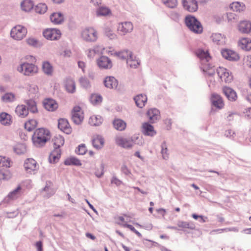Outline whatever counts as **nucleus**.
I'll list each match as a JSON object with an SVG mask.
<instances>
[{
	"mask_svg": "<svg viewBox=\"0 0 251 251\" xmlns=\"http://www.w3.org/2000/svg\"><path fill=\"white\" fill-rule=\"evenodd\" d=\"M50 133L48 129L45 128H39L34 132L32 136V142L35 146L41 147L45 145L50 139Z\"/></svg>",
	"mask_w": 251,
	"mask_h": 251,
	"instance_id": "obj_1",
	"label": "nucleus"
},
{
	"mask_svg": "<svg viewBox=\"0 0 251 251\" xmlns=\"http://www.w3.org/2000/svg\"><path fill=\"white\" fill-rule=\"evenodd\" d=\"M185 24L189 29L192 32L197 34H201L203 31V27L201 23L191 16L186 17L185 20Z\"/></svg>",
	"mask_w": 251,
	"mask_h": 251,
	"instance_id": "obj_2",
	"label": "nucleus"
},
{
	"mask_svg": "<svg viewBox=\"0 0 251 251\" xmlns=\"http://www.w3.org/2000/svg\"><path fill=\"white\" fill-rule=\"evenodd\" d=\"M17 70L25 75L30 76L38 72V68L35 64L26 61L20 64L17 68Z\"/></svg>",
	"mask_w": 251,
	"mask_h": 251,
	"instance_id": "obj_3",
	"label": "nucleus"
},
{
	"mask_svg": "<svg viewBox=\"0 0 251 251\" xmlns=\"http://www.w3.org/2000/svg\"><path fill=\"white\" fill-rule=\"evenodd\" d=\"M27 33V30L25 27L18 25L11 29L10 36L13 39L20 41L25 37Z\"/></svg>",
	"mask_w": 251,
	"mask_h": 251,
	"instance_id": "obj_4",
	"label": "nucleus"
},
{
	"mask_svg": "<svg viewBox=\"0 0 251 251\" xmlns=\"http://www.w3.org/2000/svg\"><path fill=\"white\" fill-rule=\"evenodd\" d=\"M217 73L221 80L225 83H229L233 80V77L232 73L224 67L218 68Z\"/></svg>",
	"mask_w": 251,
	"mask_h": 251,
	"instance_id": "obj_5",
	"label": "nucleus"
},
{
	"mask_svg": "<svg viewBox=\"0 0 251 251\" xmlns=\"http://www.w3.org/2000/svg\"><path fill=\"white\" fill-rule=\"evenodd\" d=\"M82 37L86 41L95 42L98 38V33L94 28L87 27L83 30Z\"/></svg>",
	"mask_w": 251,
	"mask_h": 251,
	"instance_id": "obj_6",
	"label": "nucleus"
},
{
	"mask_svg": "<svg viewBox=\"0 0 251 251\" xmlns=\"http://www.w3.org/2000/svg\"><path fill=\"white\" fill-rule=\"evenodd\" d=\"M72 119L75 124L79 125L82 122L84 113L81 107L78 106L74 107L72 111Z\"/></svg>",
	"mask_w": 251,
	"mask_h": 251,
	"instance_id": "obj_7",
	"label": "nucleus"
},
{
	"mask_svg": "<svg viewBox=\"0 0 251 251\" xmlns=\"http://www.w3.org/2000/svg\"><path fill=\"white\" fill-rule=\"evenodd\" d=\"M45 38L50 40H57L60 38L61 31L56 28H47L43 32Z\"/></svg>",
	"mask_w": 251,
	"mask_h": 251,
	"instance_id": "obj_8",
	"label": "nucleus"
},
{
	"mask_svg": "<svg viewBox=\"0 0 251 251\" xmlns=\"http://www.w3.org/2000/svg\"><path fill=\"white\" fill-rule=\"evenodd\" d=\"M105 51H108V54L113 55L119 59L122 60H127L129 57H130L132 52L127 49H123L122 50L115 51L113 50H105Z\"/></svg>",
	"mask_w": 251,
	"mask_h": 251,
	"instance_id": "obj_9",
	"label": "nucleus"
},
{
	"mask_svg": "<svg viewBox=\"0 0 251 251\" xmlns=\"http://www.w3.org/2000/svg\"><path fill=\"white\" fill-rule=\"evenodd\" d=\"M24 167L27 173L34 174L38 170L39 165L34 159L28 158L25 162Z\"/></svg>",
	"mask_w": 251,
	"mask_h": 251,
	"instance_id": "obj_10",
	"label": "nucleus"
},
{
	"mask_svg": "<svg viewBox=\"0 0 251 251\" xmlns=\"http://www.w3.org/2000/svg\"><path fill=\"white\" fill-rule=\"evenodd\" d=\"M115 142L118 146L124 148H131L135 144L133 138L127 139L122 136L117 137Z\"/></svg>",
	"mask_w": 251,
	"mask_h": 251,
	"instance_id": "obj_11",
	"label": "nucleus"
},
{
	"mask_svg": "<svg viewBox=\"0 0 251 251\" xmlns=\"http://www.w3.org/2000/svg\"><path fill=\"white\" fill-rule=\"evenodd\" d=\"M222 56L230 61H237L240 58L239 54L230 48H226L221 51Z\"/></svg>",
	"mask_w": 251,
	"mask_h": 251,
	"instance_id": "obj_12",
	"label": "nucleus"
},
{
	"mask_svg": "<svg viewBox=\"0 0 251 251\" xmlns=\"http://www.w3.org/2000/svg\"><path fill=\"white\" fill-rule=\"evenodd\" d=\"M58 128L66 134H69L72 131V129L68 120L66 119L61 118L58 120Z\"/></svg>",
	"mask_w": 251,
	"mask_h": 251,
	"instance_id": "obj_13",
	"label": "nucleus"
},
{
	"mask_svg": "<svg viewBox=\"0 0 251 251\" xmlns=\"http://www.w3.org/2000/svg\"><path fill=\"white\" fill-rule=\"evenodd\" d=\"M210 101L212 104L218 109H222L224 106L225 104L222 98L216 93L211 94Z\"/></svg>",
	"mask_w": 251,
	"mask_h": 251,
	"instance_id": "obj_14",
	"label": "nucleus"
},
{
	"mask_svg": "<svg viewBox=\"0 0 251 251\" xmlns=\"http://www.w3.org/2000/svg\"><path fill=\"white\" fill-rule=\"evenodd\" d=\"M142 132L146 136H154L156 134L154 127L148 122H144L142 125Z\"/></svg>",
	"mask_w": 251,
	"mask_h": 251,
	"instance_id": "obj_15",
	"label": "nucleus"
},
{
	"mask_svg": "<svg viewBox=\"0 0 251 251\" xmlns=\"http://www.w3.org/2000/svg\"><path fill=\"white\" fill-rule=\"evenodd\" d=\"M133 26L131 22H125L119 24L117 30L120 34L125 35L133 30Z\"/></svg>",
	"mask_w": 251,
	"mask_h": 251,
	"instance_id": "obj_16",
	"label": "nucleus"
},
{
	"mask_svg": "<svg viewBox=\"0 0 251 251\" xmlns=\"http://www.w3.org/2000/svg\"><path fill=\"white\" fill-rule=\"evenodd\" d=\"M238 30L244 34L251 33V22L249 21H242L238 25Z\"/></svg>",
	"mask_w": 251,
	"mask_h": 251,
	"instance_id": "obj_17",
	"label": "nucleus"
},
{
	"mask_svg": "<svg viewBox=\"0 0 251 251\" xmlns=\"http://www.w3.org/2000/svg\"><path fill=\"white\" fill-rule=\"evenodd\" d=\"M43 105L45 108L49 111H54L58 106L57 102L52 99H46L43 101Z\"/></svg>",
	"mask_w": 251,
	"mask_h": 251,
	"instance_id": "obj_18",
	"label": "nucleus"
},
{
	"mask_svg": "<svg viewBox=\"0 0 251 251\" xmlns=\"http://www.w3.org/2000/svg\"><path fill=\"white\" fill-rule=\"evenodd\" d=\"M184 8L190 12H195L198 9L197 2L195 0H183Z\"/></svg>",
	"mask_w": 251,
	"mask_h": 251,
	"instance_id": "obj_19",
	"label": "nucleus"
},
{
	"mask_svg": "<svg viewBox=\"0 0 251 251\" xmlns=\"http://www.w3.org/2000/svg\"><path fill=\"white\" fill-rule=\"evenodd\" d=\"M99 67L102 69H110L112 66L111 61L107 57L102 56L97 61Z\"/></svg>",
	"mask_w": 251,
	"mask_h": 251,
	"instance_id": "obj_20",
	"label": "nucleus"
},
{
	"mask_svg": "<svg viewBox=\"0 0 251 251\" xmlns=\"http://www.w3.org/2000/svg\"><path fill=\"white\" fill-rule=\"evenodd\" d=\"M147 116L152 123L156 121L160 117V112L156 108H151L149 109L147 112Z\"/></svg>",
	"mask_w": 251,
	"mask_h": 251,
	"instance_id": "obj_21",
	"label": "nucleus"
},
{
	"mask_svg": "<svg viewBox=\"0 0 251 251\" xmlns=\"http://www.w3.org/2000/svg\"><path fill=\"white\" fill-rule=\"evenodd\" d=\"M17 115L21 118H25L28 114V109L24 104L18 105L15 108Z\"/></svg>",
	"mask_w": 251,
	"mask_h": 251,
	"instance_id": "obj_22",
	"label": "nucleus"
},
{
	"mask_svg": "<svg viewBox=\"0 0 251 251\" xmlns=\"http://www.w3.org/2000/svg\"><path fill=\"white\" fill-rule=\"evenodd\" d=\"M213 42L217 46H223L226 42V38L220 33H214L211 36Z\"/></svg>",
	"mask_w": 251,
	"mask_h": 251,
	"instance_id": "obj_23",
	"label": "nucleus"
},
{
	"mask_svg": "<svg viewBox=\"0 0 251 251\" xmlns=\"http://www.w3.org/2000/svg\"><path fill=\"white\" fill-rule=\"evenodd\" d=\"M223 91L229 100L234 101L236 100V93L232 88L228 87H224L223 88Z\"/></svg>",
	"mask_w": 251,
	"mask_h": 251,
	"instance_id": "obj_24",
	"label": "nucleus"
},
{
	"mask_svg": "<svg viewBox=\"0 0 251 251\" xmlns=\"http://www.w3.org/2000/svg\"><path fill=\"white\" fill-rule=\"evenodd\" d=\"M61 152L60 149H54L49 156L50 162L52 163H55L58 162L61 156Z\"/></svg>",
	"mask_w": 251,
	"mask_h": 251,
	"instance_id": "obj_25",
	"label": "nucleus"
},
{
	"mask_svg": "<svg viewBox=\"0 0 251 251\" xmlns=\"http://www.w3.org/2000/svg\"><path fill=\"white\" fill-rule=\"evenodd\" d=\"M38 122L34 119H29L26 121L24 124V127L28 131H32L38 126Z\"/></svg>",
	"mask_w": 251,
	"mask_h": 251,
	"instance_id": "obj_26",
	"label": "nucleus"
},
{
	"mask_svg": "<svg viewBox=\"0 0 251 251\" xmlns=\"http://www.w3.org/2000/svg\"><path fill=\"white\" fill-rule=\"evenodd\" d=\"M104 139L100 135H94L92 139V144L94 148L96 149H100L104 145Z\"/></svg>",
	"mask_w": 251,
	"mask_h": 251,
	"instance_id": "obj_27",
	"label": "nucleus"
},
{
	"mask_svg": "<svg viewBox=\"0 0 251 251\" xmlns=\"http://www.w3.org/2000/svg\"><path fill=\"white\" fill-rule=\"evenodd\" d=\"M50 19L54 24H60L64 21V16L60 12L53 13L50 16Z\"/></svg>",
	"mask_w": 251,
	"mask_h": 251,
	"instance_id": "obj_28",
	"label": "nucleus"
},
{
	"mask_svg": "<svg viewBox=\"0 0 251 251\" xmlns=\"http://www.w3.org/2000/svg\"><path fill=\"white\" fill-rule=\"evenodd\" d=\"M104 85L108 88H116L118 85L117 80L113 76L106 77L104 81Z\"/></svg>",
	"mask_w": 251,
	"mask_h": 251,
	"instance_id": "obj_29",
	"label": "nucleus"
},
{
	"mask_svg": "<svg viewBox=\"0 0 251 251\" xmlns=\"http://www.w3.org/2000/svg\"><path fill=\"white\" fill-rule=\"evenodd\" d=\"M22 188L18 186L17 188L8 194L7 196V201H13L18 199L21 196Z\"/></svg>",
	"mask_w": 251,
	"mask_h": 251,
	"instance_id": "obj_30",
	"label": "nucleus"
},
{
	"mask_svg": "<svg viewBox=\"0 0 251 251\" xmlns=\"http://www.w3.org/2000/svg\"><path fill=\"white\" fill-rule=\"evenodd\" d=\"M134 100L138 107L142 108L145 106V103L147 102V97L144 95H138L134 98Z\"/></svg>",
	"mask_w": 251,
	"mask_h": 251,
	"instance_id": "obj_31",
	"label": "nucleus"
},
{
	"mask_svg": "<svg viewBox=\"0 0 251 251\" xmlns=\"http://www.w3.org/2000/svg\"><path fill=\"white\" fill-rule=\"evenodd\" d=\"M42 69L43 72L48 75H52L53 72V68L48 61H44L42 63Z\"/></svg>",
	"mask_w": 251,
	"mask_h": 251,
	"instance_id": "obj_32",
	"label": "nucleus"
},
{
	"mask_svg": "<svg viewBox=\"0 0 251 251\" xmlns=\"http://www.w3.org/2000/svg\"><path fill=\"white\" fill-rule=\"evenodd\" d=\"M0 123L4 126L10 125L12 123L11 116L5 112L0 114Z\"/></svg>",
	"mask_w": 251,
	"mask_h": 251,
	"instance_id": "obj_33",
	"label": "nucleus"
},
{
	"mask_svg": "<svg viewBox=\"0 0 251 251\" xmlns=\"http://www.w3.org/2000/svg\"><path fill=\"white\" fill-rule=\"evenodd\" d=\"M196 54L201 60L205 59V60L208 62L210 59V56L207 50H204L201 49H199V50L196 51Z\"/></svg>",
	"mask_w": 251,
	"mask_h": 251,
	"instance_id": "obj_34",
	"label": "nucleus"
},
{
	"mask_svg": "<svg viewBox=\"0 0 251 251\" xmlns=\"http://www.w3.org/2000/svg\"><path fill=\"white\" fill-rule=\"evenodd\" d=\"M21 6L23 11L28 12L33 9L34 4L30 0H24L21 3Z\"/></svg>",
	"mask_w": 251,
	"mask_h": 251,
	"instance_id": "obj_35",
	"label": "nucleus"
},
{
	"mask_svg": "<svg viewBox=\"0 0 251 251\" xmlns=\"http://www.w3.org/2000/svg\"><path fill=\"white\" fill-rule=\"evenodd\" d=\"M52 141L53 142L54 149H60V147L63 146L64 144V139L63 137L60 135L55 136L53 138Z\"/></svg>",
	"mask_w": 251,
	"mask_h": 251,
	"instance_id": "obj_36",
	"label": "nucleus"
},
{
	"mask_svg": "<svg viewBox=\"0 0 251 251\" xmlns=\"http://www.w3.org/2000/svg\"><path fill=\"white\" fill-rule=\"evenodd\" d=\"M65 88L67 91L70 93H73L75 90V85L74 81L70 78L66 80Z\"/></svg>",
	"mask_w": 251,
	"mask_h": 251,
	"instance_id": "obj_37",
	"label": "nucleus"
},
{
	"mask_svg": "<svg viewBox=\"0 0 251 251\" xmlns=\"http://www.w3.org/2000/svg\"><path fill=\"white\" fill-rule=\"evenodd\" d=\"M102 122V118L100 116H92L89 120V123L91 126H98L100 125Z\"/></svg>",
	"mask_w": 251,
	"mask_h": 251,
	"instance_id": "obj_38",
	"label": "nucleus"
},
{
	"mask_svg": "<svg viewBox=\"0 0 251 251\" xmlns=\"http://www.w3.org/2000/svg\"><path fill=\"white\" fill-rule=\"evenodd\" d=\"M230 8L234 11H243L245 9V6L243 3L239 2H233L230 5Z\"/></svg>",
	"mask_w": 251,
	"mask_h": 251,
	"instance_id": "obj_39",
	"label": "nucleus"
},
{
	"mask_svg": "<svg viewBox=\"0 0 251 251\" xmlns=\"http://www.w3.org/2000/svg\"><path fill=\"white\" fill-rule=\"evenodd\" d=\"M238 45L240 47H251V39L248 37L241 38L238 42Z\"/></svg>",
	"mask_w": 251,
	"mask_h": 251,
	"instance_id": "obj_40",
	"label": "nucleus"
},
{
	"mask_svg": "<svg viewBox=\"0 0 251 251\" xmlns=\"http://www.w3.org/2000/svg\"><path fill=\"white\" fill-rule=\"evenodd\" d=\"M113 125L116 129L120 131L125 130L126 127V123L123 121L119 119L114 121Z\"/></svg>",
	"mask_w": 251,
	"mask_h": 251,
	"instance_id": "obj_41",
	"label": "nucleus"
},
{
	"mask_svg": "<svg viewBox=\"0 0 251 251\" xmlns=\"http://www.w3.org/2000/svg\"><path fill=\"white\" fill-rule=\"evenodd\" d=\"M130 57H129L126 60L127 65L131 68H136L139 65V62L135 57L133 56L132 53L131 54Z\"/></svg>",
	"mask_w": 251,
	"mask_h": 251,
	"instance_id": "obj_42",
	"label": "nucleus"
},
{
	"mask_svg": "<svg viewBox=\"0 0 251 251\" xmlns=\"http://www.w3.org/2000/svg\"><path fill=\"white\" fill-rule=\"evenodd\" d=\"M130 218L129 215L124 214L123 216H120L116 218L117 223L118 225L124 226V224L129 222Z\"/></svg>",
	"mask_w": 251,
	"mask_h": 251,
	"instance_id": "obj_43",
	"label": "nucleus"
},
{
	"mask_svg": "<svg viewBox=\"0 0 251 251\" xmlns=\"http://www.w3.org/2000/svg\"><path fill=\"white\" fill-rule=\"evenodd\" d=\"M96 13L98 16H107L111 14L110 10L107 7L101 6L96 11Z\"/></svg>",
	"mask_w": 251,
	"mask_h": 251,
	"instance_id": "obj_44",
	"label": "nucleus"
},
{
	"mask_svg": "<svg viewBox=\"0 0 251 251\" xmlns=\"http://www.w3.org/2000/svg\"><path fill=\"white\" fill-rule=\"evenodd\" d=\"M64 164L66 165H77L80 166L81 165L80 161L75 157H71L66 159L64 161Z\"/></svg>",
	"mask_w": 251,
	"mask_h": 251,
	"instance_id": "obj_45",
	"label": "nucleus"
},
{
	"mask_svg": "<svg viewBox=\"0 0 251 251\" xmlns=\"http://www.w3.org/2000/svg\"><path fill=\"white\" fill-rule=\"evenodd\" d=\"M25 42L27 45L29 46H37L41 45L40 41L33 37H29L26 39Z\"/></svg>",
	"mask_w": 251,
	"mask_h": 251,
	"instance_id": "obj_46",
	"label": "nucleus"
},
{
	"mask_svg": "<svg viewBox=\"0 0 251 251\" xmlns=\"http://www.w3.org/2000/svg\"><path fill=\"white\" fill-rule=\"evenodd\" d=\"M11 166V161L5 156H0V167H10Z\"/></svg>",
	"mask_w": 251,
	"mask_h": 251,
	"instance_id": "obj_47",
	"label": "nucleus"
},
{
	"mask_svg": "<svg viewBox=\"0 0 251 251\" xmlns=\"http://www.w3.org/2000/svg\"><path fill=\"white\" fill-rule=\"evenodd\" d=\"M102 97L98 94H92L90 97V101L93 104H99L102 101Z\"/></svg>",
	"mask_w": 251,
	"mask_h": 251,
	"instance_id": "obj_48",
	"label": "nucleus"
},
{
	"mask_svg": "<svg viewBox=\"0 0 251 251\" xmlns=\"http://www.w3.org/2000/svg\"><path fill=\"white\" fill-rule=\"evenodd\" d=\"M48 7L45 3H39L35 7V11L40 14L45 13L47 10Z\"/></svg>",
	"mask_w": 251,
	"mask_h": 251,
	"instance_id": "obj_49",
	"label": "nucleus"
},
{
	"mask_svg": "<svg viewBox=\"0 0 251 251\" xmlns=\"http://www.w3.org/2000/svg\"><path fill=\"white\" fill-rule=\"evenodd\" d=\"M28 106V110L33 113H36L38 112V109L37 107L36 103L33 100H28L27 103Z\"/></svg>",
	"mask_w": 251,
	"mask_h": 251,
	"instance_id": "obj_50",
	"label": "nucleus"
},
{
	"mask_svg": "<svg viewBox=\"0 0 251 251\" xmlns=\"http://www.w3.org/2000/svg\"><path fill=\"white\" fill-rule=\"evenodd\" d=\"M11 177V174L9 170H0V179L8 180Z\"/></svg>",
	"mask_w": 251,
	"mask_h": 251,
	"instance_id": "obj_51",
	"label": "nucleus"
},
{
	"mask_svg": "<svg viewBox=\"0 0 251 251\" xmlns=\"http://www.w3.org/2000/svg\"><path fill=\"white\" fill-rule=\"evenodd\" d=\"M163 3L167 7L175 8L177 4V0H162Z\"/></svg>",
	"mask_w": 251,
	"mask_h": 251,
	"instance_id": "obj_52",
	"label": "nucleus"
},
{
	"mask_svg": "<svg viewBox=\"0 0 251 251\" xmlns=\"http://www.w3.org/2000/svg\"><path fill=\"white\" fill-rule=\"evenodd\" d=\"M2 100L5 102H11L14 100L15 96L11 93H6L2 97Z\"/></svg>",
	"mask_w": 251,
	"mask_h": 251,
	"instance_id": "obj_53",
	"label": "nucleus"
},
{
	"mask_svg": "<svg viewBox=\"0 0 251 251\" xmlns=\"http://www.w3.org/2000/svg\"><path fill=\"white\" fill-rule=\"evenodd\" d=\"M161 153L162 154L163 158L165 159H167L169 157L168 151L167 148V146L165 142H164L161 145Z\"/></svg>",
	"mask_w": 251,
	"mask_h": 251,
	"instance_id": "obj_54",
	"label": "nucleus"
},
{
	"mask_svg": "<svg viewBox=\"0 0 251 251\" xmlns=\"http://www.w3.org/2000/svg\"><path fill=\"white\" fill-rule=\"evenodd\" d=\"M25 147L23 144L17 145L14 148V151L17 154L23 153L25 151Z\"/></svg>",
	"mask_w": 251,
	"mask_h": 251,
	"instance_id": "obj_55",
	"label": "nucleus"
},
{
	"mask_svg": "<svg viewBox=\"0 0 251 251\" xmlns=\"http://www.w3.org/2000/svg\"><path fill=\"white\" fill-rule=\"evenodd\" d=\"M86 151L87 149L85 145L84 144H82L78 147L76 152L78 154L83 155L85 154Z\"/></svg>",
	"mask_w": 251,
	"mask_h": 251,
	"instance_id": "obj_56",
	"label": "nucleus"
},
{
	"mask_svg": "<svg viewBox=\"0 0 251 251\" xmlns=\"http://www.w3.org/2000/svg\"><path fill=\"white\" fill-rule=\"evenodd\" d=\"M206 68H204V73L205 75L212 76L215 74V69L214 67L209 68L208 70H206Z\"/></svg>",
	"mask_w": 251,
	"mask_h": 251,
	"instance_id": "obj_57",
	"label": "nucleus"
},
{
	"mask_svg": "<svg viewBox=\"0 0 251 251\" xmlns=\"http://www.w3.org/2000/svg\"><path fill=\"white\" fill-rule=\"evenodd\" d=\"M79 82L81 85L85 88H87L90 86V82L89 80L84 77H82L79 79Z\"/></svg>",
	"mask_w": 251,
	"mask_h": 251,
	"instance_id": "obj_58",
	"label": "nucleus"
},
{
	"mask_svg": "<svg viewBox=\"0 0 251 251\" xmlns=\"http://www.w3.org/2000/svg\"><path fill=\"white\" fill-rule=\"evenodd\" d=\"M26 61L29 62L30 63L35 64L36 62V58L32 55H26L25 57Z\"/></svg>",
	"mask_w": 251,
	"mask_h": 251,
	"instance_id": "obj_59",
	"label": "nucleus"
},
{
	"mask_svg": "<svg viewBox=\"0 0 251 251\" xmlns=\"http://www.w3.org/2000/svg\"><path fill=\"white\" fill-rule=\"evenodd\" d=\"M99 48H92L89 50V52L88 53V56L90 57H93L95 54L97 53V52L98 51Z\"/></svg>",
	"mask_w": 251,
	"mask_h": 251,
	"instance_id": "obj_60",
	"label": "nucleus"
},
{
	"mask_svg": "<svg viewBox=\"0 0 251 251\" xmlns=\"http://www.w3.org/2000/svg\"><path fill=\"white\" fill-rule=\"evenodd\" d=\"M106 35L110 39L112 40L117 39V35L112 31L108 30L106 31Z\"/></svg>",
	"mask_w": 251,
	"mask_h": 251,
	"instance_id": "obj_61",
	"label": "nucleus"
},
{
	"mask_svg": "<svg viewBox=\"0 0 251 251\" xmlns=\"http://www.w3.org/2000/svg\"><path fill=\"white\" fill-rule=\"evenodd\" d=\"M177 226L178 227L181 228H187L189 227V224L185 222L179 221L177 223Z\"/></svg>",
	"mask_w": 251,
	"mask_h": 251,
	"instance_id": "obj_62",
	"label": "nucleus"
},
{
	"mask_svg": "<svg viewBox=\"0 0 251 251\" xmlns=\"http://www.w3.org/2000/svg\"><path fill=\"white\" fill-rule=\"evenodd\" d=\"M29 91L33 93H36L38 92V87L36 85L32 84L30 85Z\"/></svg>",
	"mask_w": 251,
	"mask_h": 251,
	"instance_id": "obj_63",
	"label": "nucleus"
},
{
	"mask_svg": "<svg viewBox=\"0 0 251 251\" xmlns=\"http://www.w3.org/2000/svg\"><path fill=\"white\" fill-rule=\"evenodd\" d=\"M244 113L245 116L248 118L251 119V107L247 108Z\"/></svg>",
	"mask_w": 251,
	"mask_h": 251,
	"instance_id": "obj_64",
	"label": "nucleus"
}]
</instances>
